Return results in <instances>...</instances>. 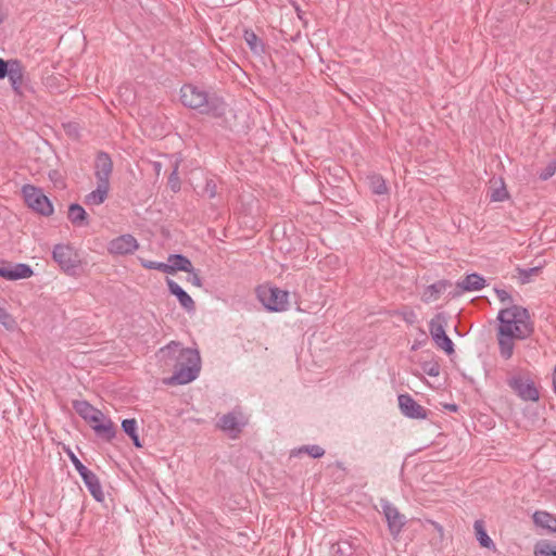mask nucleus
I'll return each instance as SVG.
<instances>
[{"label":"nucleus","instance_id":"nucleus-1","mask_svg":"<svg viewBox=\"0 0 556 556\" xmlns=\"http://www.w3.org/2000/svg\"><path fill=\"white\" fill-rule=\"evenodd\" d=\"M155 356L157 362L174 370L169 378L164 380L165 384H187L195 380L201 370L200 353L195 349L185 348L178 341H170L162 346Z\"/></svg>","mask_w":556,"mask_h":556},{"label":"nucleus","instance_id":"nucleus-2","mask_svg":"<svg viewBox=\"0 0 556 556\" xmlns=\"http://www.w3.org/2000/svg\"><path fill=\"white\" fill-rule=\"evenodd\" d=\"M498 327L496 339L502 358L508 361L513 357L516 340H526L534 331L533 323L527 308L510 305L503 308L497 315Z\"/></svg>","mask_w":556,"mask_h":556},{"label":"nucleus","instance_id":"nucleus-3","mask_svg":"<svg viewBox=\"0 0 556 556\" xmlns=\"http://www.w3.org/2000/svg\"><path fill=\"white\" fill-rule=\"evenodd\" d=\"M180 100L185 106L215 117L222 116L225 111V102L220 97L210 96L205 90L192 84L181 87Z\"/></svg>","mask_w":556,"mask_h":556},{"label":"nucleus","instance_id":"nucleus-4","mask_svg":"<svg viewBox=\"0 0 556 556\" xmlns=\"http://www.w3.org/2000/svg\"><path fill=\"white\" fill-rule=\"evenodd\" d=\"M75 412L92 428L96 434L111 441L116 435V428L112 420L108 418L100 409L92 406L89 402L81 400L73 403Z\"/></svg>","mask_w":556,"mask_h":556},{"label":"nucleus","instance_id":"nucleus-5","mask_svg":"<svg viewBox=\"0 0 556 556\" xmlns=\"http://www.w3.org/2000/svg\"><path fill=\"white\" fill-rule=\"evenodd\" d=\"M5 77H8L16 98L23 99L26 91H34L26 68L20 60L10 59L5 61L0 58V79Z\"/></svg>","mask_w":556,"mask_h":556},{"label":"nucleus","instance_id":"nucleus-6","mask_svg":"<svg viewBox=\"0 0 556 556\" xmlns=\"http://www.w3.org/2000/svg\"><path fill=\"white\" fill-rule=\"evenodd\" d=\"M22 195L26 205L42 216H51L54 212L53 205L42 189L34 185H24Z\"/></svg>","mask_w":556,"mask_h":556},{"label":"nucleus","instance_id":"nucleus-7","mask_svg":"<svg viewBox=\"0 0 556 556\" xmlns=\"http://www.w3.org/2000/svg\"><path fill=\"white\" fill-rule=\"evenodd\" d=\"M260 302L269 312H283L289 306V293L277 287L261 286L256 290Z\"/></svg>","mask_w":556,"mask_h":556},{"label":"nucleus","instance_id":"nucleus-8","mask_svg":"<svg viewBox=\"0 0 556 556\" xmlns=\"http://www.w3.org/2000/svg\"><path fill=\"white\" fill-rule=\"evenodd\" d=\"M507 384L525 402H536L540 399V392L529 374L514 375L507 379Z\"/></svg>","mask_w":556,"mask_h":556},{"label":"nucleus","instance_id":"nucleus-9","mask_svg":"<svg viewBox=\"0 0 556 556\" xmlns=\"http://www.w3.org/2000/svg\"><path fill=\"white\" fill-rule=\"evenodd\" d=\"M247 424L248 418L245 415L240 408H235L219 418L217 427L227 433L229 438L237 439Z\"/></svg>","mask_w":556,"mask_h":556},{"label":"nucleus","instance_id":"nucleus-10","mask_svg":"<svg viewBox=\"0 0 556 556\" xmlns=\"http://www.w3.org/2000/svg\"><path fill=\"white\" fill-rule=\"evenodd\" d=\"M139 249L138 240L130 233L113 238L108 243V252L113 256H125L135 253Z\"/></svg>","mask_w":556,"mask_h":556},{"label":"nucleus","instance_id":"nucleus-11","mask_svg":"<svg viewBox=\"0 0 556 556\" xmlns=\"http://www.w3.org/2000/svg\"><path fill=\"white\" fill-rule=\"evenodd\" d=\"M381 507L391 535L397 538L405 526V516L388 501H382Z\"/></svg>","mask_w":556,"mask_h":556},{"label":"nucleus","instance_id":"nucleus-12","mask_svg":"<svg viewBox=\"0 0 556 556\" xmlns=\"http://www.w3.org/2000/svg\"><path fill=\"white\" fill-rule=\"evenodd\" d=\"M401 413L412 419H426L427 409L417 403L409 394H400L397 397Z\"/></svg>","mask_w":556,"mask_h":556},{"label":"nucleus","instance_id":"nucleus-13","mask_svg":"<svg viewBox=\"0 0 556 556\" xmlns=\"http://www.w3.org/2000/svg\"><path fill=\"white\" fill-rule=\"evenodd\" d=\"M52 257L64 270H71L76 267L77 255L68 244H56L53 248Z\"/></svg>","mask_w":556,"mask_h":556},{"label":"nucleus","instance_id":"nucleus-14","mask_svg":"<svg viewBox=\"0 0 556 556\" xmlns=\"http://www.w3.org/2000/svg\"><path fill=\"white\" fill-rule=\"evenodd\" d=\"M33 269L27 264H14L2 262L0 264V277L7 280L26 279L33 276Z\"/></svg>","mask_w":556,"mask_h":556},{"label":"nucleus","instance_id":"nucleus-15","mask_svg":"<svg viewBox=\"0 0 556 556\" xmlns=\"http://www.w3.org/2000/svg\"><path fill=\"white\" fill-rule=\"evenodd\" d=\"M113 172V162L106 152H99L94 162V177L97 182L110 184Z\"/></svg>","mask_w":556,"mask_h":556},{"label":"nucleus","instance_id":"nucleus-16","mask_svg":"<svg viewBox=\"0 0 556 556\" xmlns=\"http://www.w3.org/2000/svg\"><path fill=\"white\" fill-rule=\"evenodd\" d=\"M166 285L169 292L177 298L184 309H186L188 313L195 311L194 301L177 282L167 278Z\"/></svg>","mask_w":556,"mask_h":556},{"label":"nucleus","instance_id":"nucleus-17","mask_svg":"<svg viewBox=\"0 0 556 556\" xmlns=\"http://www.w3.org/2000/svg\"><path fill=\"white\" fill-rule=\"evenodd\" d=\"M79 476L81 477L86 488L93 496V498L97 502H102L104 500V493L97 475L91 470L87 469L86 471L83 470V472Z\"/></svg>","mask_w":556,"mask_h":556},{"label":"nucleus","instance_id":"nucleus-18","mask_svg":"<svg viewBox=\"0 0 556 556\" xmlns=\"http://www.w3.org/2000/svg\"><path fill=\"white\" fill-rule=\"evenodd\" d=\"M484 287L485 279L477 273L469 274L464 279L456 282V288L459 289L458 294L470 291H479Z\"/></svg>","mask_w":556,"mask_h":556},{"label":"nucleus","instance_id":"nucleus-19","mask_svg":"<svg viewBox=\"0 0 556 556\" xmlns=\"http://www.w3.org/2000/svg\"><path fill=\"white\" fill-rule=\"evenodd\" d=\"M110 184L97 182V188L85 195L84 203L87 206H99L109 197Z\"/></svg>","mask_w":556,"mask_h":556},{"label":"nucleus","instance_id":"nucleus-20","mask_svg":"<svg viewBox=\"0 0 556 556\" xmlns=\"http://www.w3.org/2000/svg\"><path fill=\"white\" fill-rule=\"evenodd\" d=\"M167 261V274H175L178 270L186 273L193 271L191 261L182 254H170Z\"/></svg>","mask_w":556,"mask_h":556},{"label":"nucleus","instance_id":"nucleus-21","mask_svg":"<svg viewBox=\"0 0 556 556\" xmlns=\"http://www.w3.org/2000/svg\"><path fill=\"white\" fill-rule=\"evenodd\" d=\"M451 286L448 280L442 279L425 288L422 292V301L431 303L439 300L440 295Z\"/></svg>","mask_w":556,"mask_h":556},{"label":"nucleus","instance_id":"nucleus-22","mask_svg":"<svg viewBox=\"0 0 556 556\" xmlns=\"http://www.w3.org/2000/svg\"><path fill=\"white\" fill-rule=\"evenodd\" d=\"M67 218L74 226L81 227L88 226L89 224L85 208L77 203H73L68 206Z\"/></svg>","mask_w":556,"mask_h":556},{"label":"nucleus","instance_id":"nucleus-23","mask_svg":"<svg viewBox=\"0 0 556 556\" xmlns=\"http://www.w3.org/2000/svg\"><path fill=\"white\" fill-rule=\"evenodd\" d=\"M447 325L446 316L444 313L435 314L429 321V332L432 340H437L438 337L445 332Z\"/></svg>","mask_w":556,"mask_h":556},{"label":"nucleus","instance_id":"nucleus-24","mask_svg":"<svg viewBox=\"0 0 556 556\" xmlns=\"http://www.w3.org/2000/svg\"><path fill=\"white\" fill-rule=\"evenodd\" d=\"M368 186L374 194L383 195L389 192L384 178L380 174H369L367 176Z\"/></svg>","mask_w":556,"mask_h":556},{"label":"nucleus","instance_id":"nucleus-25","mask_svg":"<svg viewBox=\"0 0 556 556\" xmlns=\"http://www.w3.org/2000/svg\"><path fill=\"white\" fill-rule=\"evenodd\" d=\"M533 521L539 527L556 532V518L547 511H535Z\"/></svg>","mask_w":556,"mask_h":556},{"label":"nucleus","instance_id":"nucleus-26","mask_svg":"<svg viewBox=\"0 0 556 556\" xmlns=\"http://www.w3.org/2000/svg\"><path fill=\"white\" fill-rule=\"evenodd\" d=\"M243 38L253 53L258 55L264 53V43L252 29H245L243 33Z\"/></svg>","mask_w":556,"mask_h":556},{"label":"nucleus","instance_id":"nucleus-27","mask_svg":"<svg viewBox=\"0 0 556 556\" xmlns=\"http://www.w3.org/2000/svg\"><path fill=\"white\" fill-rule=\"evenodd\" d=\"M122 429L125 433H127L129 435V438L131 439V441L136 447L142 446L139 435H138V432H137V420L136 419H134V418L124 419L122 421Z\"/></svg>","mask_w":556,"mask_h":556},{"label":"nucleus","instance_id":"nucleus-28","mask_svg":"<svg viewBox=\"0 0 556 556\" xmlns=\"http://www.w3.org/2000/svg\"><path fill=\"white\" fill-rule=\"evenodd\" d=\"M473 528H475L477 540L479 541V543L482 547H486V548L495 547L494 542L488 535V533L484 529L483 522L481 520H477L473 525Z\"/></svg>","mask_w":556,"mask_h":556},{"label":"nucleus","instance_id":"nucleus-29","mask_svg":"<svg viewBox=\"0 0 556 556\" xmlns=\"http://www.w3.org/2000/svg\"><path fill=\"white\" fill-rule=\"evenodd\" d=\"M433 342L437 345V348L443 350L447 355L454 353V343L446 334V332L438 337L437 340H433Z\"/></svg>","mask_w":556,"mask_h":556},{"label":"nucleus","instance_id":"nucleus-30","mask_svg":"<svg viewBox=\"0 0 556 556\" xmlns=\"http://www.w3.org/2000/svg\"><path fill=\"white\" fill-rule=\"evenodd\" d=\"M534 556H556V544L539 542L534 547Z\"/></svg>","mask_w":556,"mask_h":556},{"label":"nucleus","instance_id":"nucleus-31","mask_svg":"<svg viewBox=\"0 0 556 556\" xmlns=\"http://www.w3.org/2000/svg\"><path fill=\"white\" fill-rule=\"evenodd\" d=\"M542 266H534L530 268H517L518 271V279L521 283H528L531 280L532 276L539 275L541 271Z\"/></svg>","mask_w":556,"mask_h":556},{"label":"nucleus","instance_id":"nucleus-32","mask_svg":"<svg viewBox=\"0 0 556 556\" xmlns=\"http://www.w3.org/2000/svg\"><path fill=\"white\" fill-rule=\"evenodd\" d=\"M0 324L8 330H14L16 328L14 317L8 313L3 306H0Z\"/></svg>","mask_w":556,"mask_h":556},{"label":"nucleus","instance_id":"nucleus-33","mask_svg":"<svg viewBox=\"0 0 556 556\" xmlns=\"http://www.w3.org/2000/svg\"><path fill=\"white\" fill-rule=\"evenodd\" d=\"M489 197L492 202H502L508 199L509 194L505 188L504 182L501 181V186L498 188L492 189Z\"/></svg>","mask_w":556,"mask_h":556},{"label":"nucleus","instance_id":"nucleus-34","mask_svg":"<svg viewBox=\"0 0 556 556\" xmlns=\"http://www.w3.org/2000/svg\"><path fill=\"white\" fill-rule=\"evenodd\" d=\"M139 261H140L141 266L147 269H156V270L167 274V263L148 261L144 258H140Z\"/></svg>","mask_w":556,"mask_h":556},{"label":"nucleus","instance_id":"nucleus-35","mask_svg":"<svg viewBox=\"0 0 556 556\" xmlns=\"http://www.w3.org/2000/svg\"><path fill=\"white\" fill-rule=\"evenodd\" d=\"M299 452H305L313 458H320L325 455V450L316 444L305 445L299 450Z\"/></svg>","mask_w":556,"mask_h":556},{"label":"nucleus","instance_id":"nucleus-36","mask_svg":"<svg viewBox=\"0 0 556 556\" xmlns=\"http://www.w3.org/2000/svg\"><path fill=\"white\" fill-rule=\"evenodd\" d=\"M168 184L170 186V189L174 192L179 191V189H180V180H179V177H178V166H176L174 168L173 173L170 174V176L168 178Z\"/></svg>","mask_w":556,"mask_h":556},{"label":"nucleus","instance_id":"nucleus-37","mask_svg":"<svg viewBox=\"0 0 556 556\" xmlns=\"http://www.w3.org/2000/svg\"><path fill=\"white\" fill-rule=\"evenodd\" d=\"M204 194H206L210 199L215 198L217 194V186L216 182L212 179L206 180L204 190Z\"/></svg>","mask_w":556,"mask_h":556},{"label":"nucleus","instance_id":"nucleus-38","mask_svg":"<svg viewBox=\"0 0 556 556\" xmlns=\"http://www.w3.org/2000/svg\"><path fill=\"white\" fill-rule=\"evenodd\" d=\"M402 319L408 325H413L417 321V316L413 309H406L400 313Z\"/></svg>","mask_w":556,"mask_h":556},{"label":"nucleus","instance_id":"nucleus-39","mask_svg":"<svg viewBox=\"0 0 556 556\" xmlns=\"http://www.w3.org/2000/svg\"><path fill=\"white\" fill-rule=\"evenodd\" d=\"M68 456L79 475L83 472V470L86 471L88 469L73 452H68Z\"/></svg>","mask_w":556,"mask_h":556},{"label":"nucleus","instance_id":"nucleus-40","mask_svg":"<svg viewBox=\"0 0 556 556\" xmlns=\"http://www.w3.org/2000/svg\"><path fill=\"white\" fill-rule=\"evenodd\" d=\"M496 295L502 303H511V295L504 289H496Z\"/></svg>","mask_w":556,"mask_h":556},{"label":"nucleus","instance_id":"nucleus-41","mask_svg":"<svg viewBox=\"0 0 556 556\" xmlns=\"http://www.w3.org/2000/svg\"><path fill=\"white\" fill-rule=\"evenodd\" d=\"M556 172V163L549 164L543 173L540 174V178L543 180H547L551 178Z\"/></svg>","mask_w":556,"mask_h":556},{"label":"nucleus","instance_id":"nucleus-42","mask_svg":"<svg viewBox=\"0 0 556 556\" xmlns=\"http://www.w3.org/2000/svg\"><path fill=\"white\" fill-rule=\"evenodd\" d=\"M189 274H190V276L188 277V280L192 285H194L197 287H201L202 286V281H201V278H200L199 274L197 271H194V270L192 273H189Z\"/></svg>","mask_w":556,"mask_h":556},{"label":"nucleus","instance_id":"nucleus-43","mask_svg":"<svg viewBox=\"0 0 556 556\" xmlns=\"http://www.w3.org/2000/svg\"><path fill=\"white\" fill-rule=\"evenodd\" d=\"M429 522L435 529V531L438 532V535H439L440 540H442L443 536H444V529H443V527L439 522H437V521H432L431 520Z\"/></svg>","mask_w":556,"mask_h":556},{"label":"nucleus","instance_id":"nucleus-44","mask_svg":"<svg viewBox=\"0 0 556 556\" xmlns=\"http://www.w3.org/2000/svg\"><path fill=\"white\" fill-rule=\"evenodd\" d=\"M427 374L432 377L438 376L439 375V366L437 364L432 365L429 369H427Z\"/></svg>","mask_w":556,"mask_h":556},{"label":"nucleus","instance_id":"nucleus-45","mask_svg":"<svg viewBox=\"0 0 556 556\" xmlns=\"http://www.w3.org/2000/svg\"><path fill=\"white\" fill-rule=\"evenodd\" d=\"M342 544H348V542H340L338 543V551L337 553H340L341 555H348V551H345L341 545Z\"/></svg>","mask_w":556,"mask_h":556},{"label":"nucleus","instance_id":"nucleus-46","mask_svg":"<svg viewBox=\"0 0 556 556\" xmlns=\"http://www.w3.org/2000/svg\"><path fill=\"white\" fill-rule=\"evenodd\" d=\"M160 166H161L160 163H155L156 169H160Z\"/></svg>","mask_w":556,"mask_h":556},{"label":"nucleus","instance_id":"nucleus-47","mask_svg":"<svg viewBox=\"0 0 556 556\" xmlns=\"http://www.w3.org/2000/svg\"><path fill=\"white\" fill-rule=\"evenodd\" d=\"M451 409L456 410V405H452Z\"/></svg>","mask_w":556,"mask_h":556}]
</instances>
